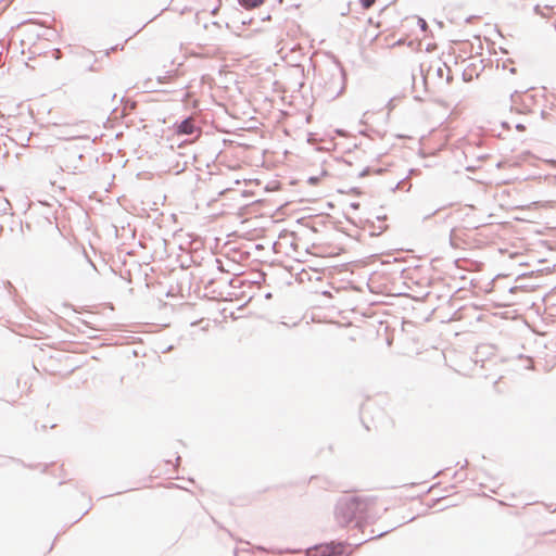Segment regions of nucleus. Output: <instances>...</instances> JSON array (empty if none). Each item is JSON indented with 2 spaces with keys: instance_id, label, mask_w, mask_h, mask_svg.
I'll return each mask as SVG.
<instances>
[{
  "instance_id": "3",
  "label": "nucleus",
  "mask_w": 556,
  "mask_h": 556,
  "mask_svg": "<svg viewBox=\"0 0 556 556\" xmlns=\"http://www.w3.org/2000/svg\"><path fill=\"white\" fill-rule=\"evenodd\" d=\"M380 23L375 22L372 18H369L367 22V26L364 28L362 39L363 41L372 42L380 35Z\"/></svg>"
},
{
  "instance_id": "4",
  "label": "nucleus",
  "mask_w": 556,
  "mask_h": 556,
  "mask_svg": "<svg viewBox=\"0 0 556 556\" xmlns=\"http://www.w3.org/2000/svg\"><path fill=\"white\" fill-rule=\"evenodd\" d=\"M194 131V124L191 118L182 121L178 126V134L191 135Z\"/></svg>"
},
{
  "instance_id": "6",
  "label": "nucleus",
  "mask_w": 556,
  "mask_h": 556,
  "mask_svg": "<svg viewBox=\"0 0 556 556\" xmlns=\"http://www.w3.org/2000/svg\"><path fill=\"white\" fill-rule=\"evenodd\" d=\"M361 1V4L364 9H369L374 5V3L376 2V0H359Z\"/></svg>"
},
{
  "instance_id": "5",
  "label": "nucleus",
  "mask_w": 556,
  "mask_h": 556,
  "mask_svg": "<svg viewBox=\"0 0 556 556\" xmlns=\"http://www.w3.org/2000/svg\"><path fill=\"white\" fill-rule=\"evenodd\" d=\"M239 2L243 8L252 10L261 7L265 2V0H239Z\"/></svg>"
},
{
  "instance_id": "2",
  "label": "nucleus",
  "mask_w": 556,
  "mask_h": 556,
  "mask_svg": "<svg viewBox=\"0 0 556 556\" xmlns=\"http://www.w3.org/2000/svg\"><path fill=\"white\" fill-rule=\"evenodd\" d=\"M344 552L342 543H326L316 545L307 551L308 556H339Z\"/></svg>"
},
{
  "instance_id": "1",
  "label": "nucleus",
  "mask_w": 556,
  "mask_h": 556,
  "mask_svg": "<svg viewBox=\"0 0 556 556\" xmlns=\"http://www.w3.org/2000/svg\"><path fill=\"white\" fill-rule=\"evenodd\" d=\"M378 503L371 498L351 497L339 507L342 523L356 521L358 525L375 521L380 516Z\"/></svg>"
},
{
  "instance_id": "7",
  "label": "nucleus",
  "mask_w": 556,
  "mask_h": 556,
  "mask_svg": "<svg viewBox=\"0 0 556 556\" xmlns=\"http://www.w3.org/2000/svg\"><path fill=\"white\" fill-rule=\"evenodd\" d=\"M419 24H420V26H421L422 30H426V29H427V23H426V21H425V20H419Z\"/></svg>"
}]
</instances>
